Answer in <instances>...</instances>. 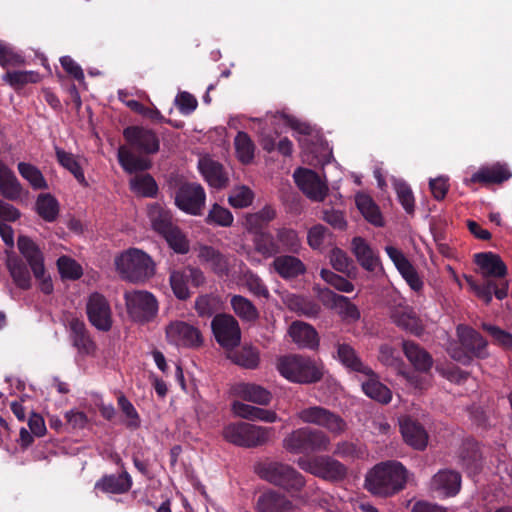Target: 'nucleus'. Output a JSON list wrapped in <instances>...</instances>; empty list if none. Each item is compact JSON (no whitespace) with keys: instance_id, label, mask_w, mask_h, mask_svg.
<instances>
[{"instance_id":"nucleus-57","label":"nucleus","mask_w":512,"mask_h":512,"mask_svg":"<svg viewBox=\"0 0 512 512\" xmlns=\"http://www.w3.org/2000/svg\"><path fill=\"white\" fill-rule=\"evenodd\" d=\"M482 328L492 337L494 344L500 346L504 350H512L511 333L488 323H483Z\"/></svg>"},{"instance_id":"nucleus-23","label":"nucleus","mask_w":512,"mask_h":512,"mask_svg":"<svg viewBox=\"0 0 512 512\" xmlns=\"http://www.w3.org/2000/svg\"><path fill=\"white\" fill-rule=\"evenodd\" d=\"M431 489L443 497H453L461 489L460 473L444 469L436 473L431 479Z\"/></svg>"},{"instance_id":"nucleus-30","label":"nucleus","mask_w":512,"mask_h":512,"mask_svg":"<svg viewBox=\"0 0 512 512\" xmlns=\"http://www.w3.org/2000/svg\"><path fill=\"white\" fill-rule=\"evenodd\" d=\"M289 335L299 348L316 350L319 346V336L313 326L301 321H294L289 327Z\"/></svg>"},{"instance_id":"nucleus-21","label":"nucleus","mask_w":512,"mask_h":512,"mask_svg":"<svg viewBox=\"0 0 512 512\" xmlns=\"http://www.w3.org/2000/svg\"><path fill=\"white\" fill-rule=\"evenodd\" d=\"M458 464L469 475H477L483 467V457L478 442L466 439L462 442L458 451Z\"/></svg>"},{"instance_id":"nucleus-62","label":"nucleus","mask_w":512,"mask_h":512,"mask_svg":"<svg viewBox=\"0 0 512 512\" xmlns=\"http://www.w3.org/2000/svg\"><path fill=\"white\" fill-rule=\"evenodd\" d=\"M339 302L334 310L341 316L345 321L356 322L360 319V311L358 307L353 304L350 299L346 296L339 298Z\"/></svg>"},{"instance_id":"nucleus-14","label":"nucleus","mask_w":512,"mask_h":512,"mask_svg":"<svg viewBox=\"0 0 512 512\" xmlns=\"http://www.w3.org/2000/svg\"><path fill=\"white\" fill-rule=\"evenodd\" d=\"M87 318L92 326L102 332H108L113 325L112 310L104 295L93 292L86 302Z\"/></svg>"},{"instance_id":"nucleus-9","label":"nucleus","mask_w":512,"mask_h":512,"mask_svg":"<svg viewBox=\"0 0 512 512\" xmlns=\"http://www.w3.org/2000/svg\"><path fill=\"white\" fill-rule=\"evenodd\" d=\"M284 444L286 449L293 453L326 451L330 445V438L321 430L303 427L285 438Z\"/></svg>"},{"instance_id":"nucleus-20","label":"nucleus","mask_w":512,"mask_h":512,"mask_svg":"<svg viewBox=\"0 0 512 512\" xmlns=\"http://www.w3.org/2000/svg\"><path fill=\"white\" fill-rule=\"evenodd\" d=\"M392 321L401 329L420 336L424 332V326L415 310L405 304L395 305L390 312Z\"/></svg>"},{"instance_id":"nucleus-40","label":"nucleus","mask_w":512,"mask_h":512,"mask_svg":"<svg viewBox=\"0 0 512 512\" xmlns=\"http://www.w3.org/2000/svg\"><path fill=\"white\" fill-rule=\"evenodd\" d=\"M234 313L246 323H255L259 317V311L248 298L242 295H233L230 299Z\"/></svg>"},{"instance_id":"nucleus-27","label":"nucleus","mask_w":512,"mask_h":512,"mask_svg":"<svg viewBox=\"0 0 512 512\" xmlns=\"http://www.w3.org/2000/svg\"><path fill=\"white\" fill-rule=\"evenodd\" d=\"M466 280L471 286V288L474 290L476 295L480 299H482L486 304H489L492 301L493 295L499 300L506 298L508 295L509 283L507 279H487L482 284H478L468 277L466 278Z\"/></svg>"},{"instance_id":"nucleus-11","label":"nucleus","mask_w":512,"mask_h":512,"mask_svg":"<svg viewBox=\"0 0 512 512\" xmlns=\"http://www.w3.org/2000/svg\"><path fill=\"white\" fill-rule=\"evenodd\" d=\"M205 201V190L201 184L196 182H184L175 192V205L190 215H201Z\"/></svg>"},{"instance_id":"nucleus-4","label":"nucleus","mask_w":512,"mask_h":512,"mask_svg":"<svg viewBox=\"0 0 512 512\" xmlns=\"http://www.w3.org/2000/svg\"><path fill=\"white\" fill-rule=\"evenodd\" d=\"M276 367L282 377L294 383H315L323 377L322 367L315 360L303 355L281 356Z\"/></svg>"},{"instance_id":"nucleus-36","label":"nucleus","mask_w":512,"mask_h":512,"mask_svg":"<svg viewBox=\"0 0 512 512\" xmlns=\"http://www.w3.org/2000/svg\"><path fill=\"white\" fill-rule=\"evenodd\" d=\"M276 242L279 247V254H299L302 250V242L298 232L289 227L275 229Z\"/></svg>"},{"instance_id":"nucleus-49","label":"nucleus","mask_w":512,"mask_h":512,"mask_svg":"<svg viewBox=\"0 0 512 512\" xmlns=\"http://www.w3.org/2000/svg\"><path fill=\"white\" fill-rule=\"evenodd\" d=\"M230 359L233 363L245 368L256 369L260 363V356L257 349L253 347H243L231 354Z\"/></svg>"},{"instance_id":"nucleus-15","label":"nucleus","mask_w":512,"mask_h":512,"mask_svg":"<svg viewBox=\"0 0 512 512\" xmlns=\"http://www.w3.org/2000/svg\"><path fill=\"white\" fill-rule=\"evenodd\" d=\"M165 332L167 341L177 347L195 349L203 343L200 330L184 321L171 322Z\"/></svg>"},{"instance_id":"nucleus-55","label":"nucleus","mask_w":512,"mask_h":512,"mask_svg":"<svg viewBox=\"0 0 512 512\" xmlns=\"http://www.w3.org/2000/svg\"><path fill=\"white\" fill-rule=\"evenodd\" d=\"M57 266L61 277L64 279L77 280L83 274L81 266L68 256L59 257Z\"/></svg>"},{"instance_id":"nucleus-63","label":"nucleus","mask_w":512,"mask_h":512,"mask_svg":"<svg viewBox=\"0 0 512 512\" xmlns=\"http://www.w3.org/2000/svg\"><path fill=\"white\" fill-rule=\"evenodd\" d=\"M333 454L345 460H353L361 458L364 452L355 443L349 441H342L336 444Z\"/></svg>"},{"instance_id":"nucleus-53","label":"nucleus","mask_w":512,"mask_h":512,"mask_svg":"<svg viewBox=\"0 0 512 512\" xmlns=\"http://www.w3.org/2000/svg\"><path fill=\"white\" fill-rule=\"evenodd\" d=\"M220 301L217 296L211 294L200 295L195 301V310L198 316L209 318L219 310Z\"/></svg>"},{"instance_id":"nucleus-59","label":"nucleus","mask_w":512,"mask_h":512,"mask_svg":"<svg viewBox=\"0 0 512 512\" xmlns=\"http://www.w3.org/2000/svg\"><path fill=\"white\" fill-rule=\"evenodd\" d=\"M320 276L325 282L340 292L350 293L354 290L352 282L329 269H321Z\"/></svg>"},{"instance_id":"nucleus-39","label":"nucleus","mask_w":512,"mask_h":512,"mask_svg":"<svg viewBox=\"0 0 512 512\" xmlns=\"http://www.w3.org/2000/svg\"><path fill=\"white\" fill-rule=\"evenodd\" d=\"M236 393L243 400L253 402L258 405H268L272 400L271 392L257 384H242L236 388Z\"/></svg>"},{"instance_id":"nucleus-18","label":"nucleus","mask_w":512,"mask_h":512,"mask_svg":"<svg viewBox=\"0 0 512 512\" xmlns=\"http://www.w3.org/2000/svg\"><path fill=\"white\" fill-rule=\"evenodd\" d=\"M297 505L284 493L267 489L256 500V512H295Z\"/></svg>"},{"instance_id":"nucleus-22","label":"nucleus","mask_w":512,"mask_h":512,"mask_svg":"<svg viewBox=\"0 0 512 512\" xmlns=\"http://www.w3.org/2000/svg\"><path fill=\"white\" fill-rule=\"evenodd\" d=\"M18 250L25 258L34 277H40L44 271V255L39 246L28 236L20 235L17 239Z\"/></svg>"},{"instance_id":"nucleus-29","label":"nucleus","mask_w":512,"mask_h":512,"mask_svg":"<svg viewBox=\"0 0 512 512\" xmlns=\"http://www.w3.org/2000/svg\"><path fill=\"white\" fill-rule=\"evenodd\" d=\"M404 355L417 372L428 373L433 367L431 354L418 343L410 340L402 342Z\"/></svg>"},{"instance_id":"nucleus-13","label":"nucleus","mask_w":512,"mask_h":512,"mask_svg":"<svg viewBox=\"0 0 512 512\" xmlns=\"http://www.w3.org/2000/svg\"><path fill=\"white\" fill-rule=\"evenodd\" d=\"M299 466L316 477L332 482L345 479L348 472L343 463L331 456H318L309 461H300Z\"/></svg>"},{"instance_id":"nucleus-44","label":"nucleus","mask_w":512,"mask_h":512,"mask_svg":"<svg viewBox=\"0 0 512 512\" xmlns=\"http://www.w3.org/2000/svg\"><path fill=\"white\" fill-rule=\"evenodd\" d=\"M55 154L58 163L67 169L81 185H88L84 176L83 169L72 153L66 152L59 147H55Z\"/></svg>"},{"instance_id":"nucleus-12","label":"nucleus","mask_w":512,"mask_h":512,"mask_svg":"<svg viewBox=\"0 0 512 512\" xmlns=\"http://www.w3.org/2000/svg\"><path fill=\"white\" fill-rule=\"evenodd\" d=\"M211 329L217 343L225 349H233L241 342L240 325L231 314H216L211 321Z\"/></svg>"},{"instance_id":"nucleus-58","label":"nucleus","mask_w":512,"mask_h":512,"mask_svg":"<svg viewBox=\"0 0 512 512\" xmlns=\"http://www.w3.org/2000/svg\"><path fill=\"white\" fill-rule=\"evenodd\" d=\"M253 199V191L247 186H240L232 190L228 202L234 208H246L252 204Z\"/></svg>"},{"instance_id":"nucleus-3","label":"nucleus","mask_w":512,"mask_h":512,"mask_svg":"<svg viewBox=\"0 0 512 512\" xmlns=\"http://www.w3.org/2000/svg\"><path fill=\"white\" fill-rule=\"evenodd\" d=\"M255 472L262 480L292 496L300 493L306 485L304 476L287 463L279 461L260 462L255 466Z\"/></svg>"},{"instance_id":"nucleus-2","label":"nucleus","mask_w":512,"mask_h":512,"mask_svg":"<svg viewBox=\"0 0 512 512\" xmlns=\"http://www.w3.org/2000/svg\"><path fill=\"white\" fill-rule=\"evenodd\" d=\"M408 472L398 461L376 464L365 477V488L371 494L390 497L402 491L407 483Z\"/></svg>"},{"instance_id":"nucleus-54","label":"nucleus","mask_w":512,"mask_h":512,"mask_svg":"<svg viewBox=\"0 0 512 512\" xmlns=\"http://www.w3.org/2000/svg\"><path fill=\"white\" fill-rule=\"evenodd\" d=\"M233 220H234V218H233V215L230 212V210L215 203L211 207V209L205 219V222L209 225L230 227L233 223Z\"/></svg>"},{"instance_id":"nucleus-50","label":"nucleus","mask_w":512,"mask_h":512,"mask_svg":"<svg viewBox=\"0 0 512 512\" xmlns=\"http://www.w3.org/2000/svg\"><path fill=\"white\" fill-rule=\"evenodd\" d=\"M169 282L174 295L179 300H187L191 296L188 287L189 280L184 269L172 270L170 272Z\"/></svg>"},{"instance_id":"nucleus-48","label":"nucleus","mask_w":512,"mask_h":512,"mask_svg":"<svg viewBox=\"0 0 512 512\" xmlns=\"http://www.w3.org/2000/svg\"><path fill=\"white\" fill-rule=\"evenodd\" d=\"M131 190L143 197H155L158 192V185L150 174L135 176L130 181Z\"/></svg>"},{"instance_id":"nucleus-33","label":"nucleus","mask_w":512,"mask_h":512,"mask_svg":"<svg viewBox=\"0 0 512 512\" xmlns=\"http://www.w3.org/2000/svg\"><path fill=\"white\" fill-rule=\"evenodd\" d=\"M199 169L208 184L216 189L224 188L228 183V177L224 167L217 161L204 158L199 161Z\"/></svg>"},{"instance_id":"nucleus-26","label":"nucleus","mask_w":512,"mask_h":512,"mask_svg":"<svg viewBox=\"0 0 512 512\" xmlns=\"http://www.w3.org/2000/svg\"><path fill=\"white\" fill-rule=\"evenodd\" d=\"M133 485L130 474L123 470L119 474H105L95 482L94 489L106 494L127 493Z\"/></svg>"},{"instance_id":"nucleus-32","label":"nucleus","mask_w":512,"mask_h":512,"mask_svg":"<svg viewBox=\"0 0 512 512\" xmlns=\"http://www.w3.org/2000/svg\"><path fill=\"white\" fill-rule=\"evenodd\" d=\"M351 250L363 269L369 272L375 271L379 264V258L364 238L354 237L351 242Z\"/></svg>"},{"instance_id":"nucleus-60","label":"nucleus","mask_w":512,"mask_h":512,"mask_svg":"<svg viewBox=\"0 0 512 512\" xmlns=\"http://www.w3.org/2000/svg\"><path fill=\"white\" fill-rule=\"evenodd\" d=\"M25 63L24 57L15 51V49L0 40V65L3 68L8 66H21Z\"/></svg>"},{"instance_id":"nucleus-16","label":"nucleus","mask_w":512,"mask_h":512,"mask_svg":"<svg viewBox=\"0 0 512 512\" xmlns=\"http://www.w3.org/2000/svg\"><path fill=\"white\" fill-rule=\"evenodd\" d=\"M293 178L298 188L309 199L321 202L327 196L328 187L317 172L307 168H298L295 170Z\"/></svg>"},{"instance_id":"nucleus-64","label":"nucleus","mask_w":512,"mask_h":512,"mask_svg":"<svg viewBox=\"0 0 512 512\" xmlns=\"http://www.w3.org/2000/svg\"><path fill=\"white\" fill-rule=\"evenodd\" d=\"M117 402L121 411L129 419L127 427L137 429L140 426V417L133 404L123 394L118 397Z\"/></svg>"},{"instance_id":"nucleus-19","label":"nucleus","mask_w":512,"mask_h":512,"mask_svg":"<svg viewBox=\"0 0 512 512\" xmlns=\"http://www.w3.org/2000/svg\"><path fill=\"white\" fill-rule=\"evenodd\" d=\"M400 431L405 443L416 450H424L428 444V433L424 426L411 416L399 420Z\"/></svg>"},{"instance_id":"nucleus-8","label":"nucleus","mask_w":512,"mask_h":512,"mask_svg":"<svg viewBox=\"0 0 512 512\" xmlns=\"http://www.w3.org/2000/svg\"><path fill=\"white\" fill-rule=\"evenodd\" d=\"M124 300L128 315L137 323H148L157 315L158 301L156 297L148 291H126L124 293Z\"/></svg>"},{"instance_id":"nucleus-51","label":"nucleus","mask_w":512,"mask_h":512,"mask_svg":"<svg viewBox=\"0 0 512 512\" xmlns=\"http://www.w3.org/2000/svg\"><path fill=\"white\" fill-rule=\"evenodd\" d=\"M162 237L175 253L186 254L189 252V241L177 225L168 230Z\"/></svg>"},{"instance_id":"nucleus-34","label":"nucleus","mask_w":512,"mask_h":512,"mask_svg":"<svg viewBox=\"0 0 512 512\" xmlns=\"http://www.w3.org/2000/svg\"><path fill=\"white\" fill-rule=\"evenodd\" d=\"M335 346L337 353L336 357L346 368L362 374L372 373V369L364 365L351 345L337 342Z\"/></svg>"},{"instance_id":"nucleus-42","label":"nucleus","mask_w":512,"mask_h":512,"mask_svg":"<svg viewBox=\"0 0 512 512\" xmlns=\"http://www.w3.org/2000/svg\"><path fill=\"white\" fill-rule=\"evenodd\" d=\"M37 214L46 222H54L59 215V202L50 193L38 195L35 203Z\"/></svg>"},{"instance_id":"nucleus-31","label":"nucleus","mask_w":512,"mask_h":512,"mask_svg":"<svg viewBox=\"0 0 512 512\" xmlns=\"http://www.w3.org/2000/svg\"><path fill=\"white\" fill-rule=\"evenodd\" d=\"M0 194L4 199L17 201L22 197L23 186L16 174L0 159Z\"/></svg>"},{"instance_id":"nucleus-5","label":"nucleus","mask_w":512,"mask_h":512,"mask_svg":"<svg viewBox=\"0 0 512 512\" xmlns=\"http://www.w3.org/2000/svg\"><path fill=\"white\" fill-rule=\"evenodd\" d=\"M115 265L123 279L133 283L144 282L155 274V264L144 251L130 248L115 259Z\"/></svg>"},{"instance_id":"nucleus-17","label":"nucleus","mask_w":512,"mask_h":512,"mask_svg":"<svg viewBox=\"0 0 512 512\" xmlns=\"http://www.w3.org/2000/svg\"><path fill=\"white\" fill-rule=\"evenodd\" d=\"M511 177L512 172L506 163L495 162L491 165L481 166L470 178H466L464 183L469 187L473 184L489 186L492 184H502Z\"/></svg>"},{"instance_id":"nucleus-56","label":"nucleus","mask_w":512,"mask_h":512,"mask_svg":"<svg viewBox=\"0 0 512 512\" xmlns=\"http://www.w3.org/2000/svg\"><path fill=\"white\" fill-rule=\"evenodd\" d=\"M276 218V210L271 205H265L256 213L249 214L246 218L247 224L252 229H261L264 225Z\"/></svg>"},{"instance_id":"nucleus-6","label":"nucleus","mask_w":512,"mask_h":512,"mask_svg":"<svg viewBox=\"0 0 512 512\" xmlns=\"http://www.w3.org/2000/svg\"><path fill=\"white\" fill-rule=\"evenodd\" d=\"M459 344L450 349V356L463 365H469L473 359H485L489 353L487 350L488 342L475 329L459 325L457 327Z\"/></svg>"},{"instance_id":"nucleus-41","label":"nucleus","mask_w":512,"mask_h":512,"mask_svg":"<svg viewBox=\"0 0 512 512\" xmlns=\"http://www.w3.org/2000/svg\"><path fill=\"white\" fill-rule=\"evenodd\" d=\"M148 214L153 229L161 236L175 226L172 213L159 204L151 205Z\"/></svg>"},{"instance_id":"nucleus-45","label":"nucleus","mask_w":512,"mask_h":512,"mask_svg":"<svg viewBox=\"0 0 512 512\" xmlns=\"http://www.w3.org/2000/svg\"><path fill=\"white\" fill-rule=\"evenodd\" d=\"M19 174L25 179L33 190L48 189V183L38 167L31 163L19 162L17 165Z\"/></svg>"},{"instance_id":"nucleus-46","label":"nucleus","mask_w":512,"mask_h":512,"mask_svg":"<svg viewBox=\"0 0 512 512\" xmlns=\"http://www.w3.org/2000/svg\"><path fill=\"white\" fill-rule=\"evenodd\" d=\"M356 205L364 218L374 226H383V219L379 207L375 204L371 197L367 195H358L356 197Z\"/></svg>"},{"instance_id":"nucleus-52","label":"nucleus","mask_w":512,"mask_h":512,"mask_svg":"<svg viewBox=\"0 0 512 512\" xmlns=\"http://www.w3.org/2000/svg\"><path fill=\"white\" fill-rule=\"evenodd\" d=\"M3 80L14 89H20L28 83H37L40 76L34 71H8L3 75Z\"/></svg>"},{"instance_id":"nucleus-35","label":"nucleus","mask_w":512,"mask_h":512,"mask_svg":"<svg viewBox=\"0 0 512 512\" xmlns=\"http://www.w3.org/2000/svg\"><path fill=\"white\" fill-rule=\"evenodd\" d=\"M7 269L14 284L21 290H29L32 287V277L29 265L20 257L9 258Z\"/></svg>"},{"instance_id":"nucleus-10","label":"nucleus","mask_w":512,"mask_h":512,"mask_svg":"<svg viewBox=\"0 0 512 512\" xmlns=\"http://www.w3.org/2000/svg\"><path fill=\"white\" fill-rule=\"evenodd\" d=\"M297 417L303 423L323 427L334 435H341L347 429V423L340 415L322 406L304 408L297 413Z\"/></svg>"},{"instance_id":"nucleus-47","label":"nucleus","mask_w":512,"mask_h":512,"mask_svg":"<svg viewBox=\"0 0 512 512\" xmlns=\"http://www.w3.org/2000/svg\"><path fill=\"white\" fill-rule=\"evenodd\" d=\"M234 146L238 160L242 164H249L254 159L255 144L244 131H239L234 139Z\"/></svg>"},{"instance_id":"nucleus-37","label":"nucleus","mask_w":512,"mask_h":512,"mask_svg":"<svg viewBox=\"0 0 512 512\" xmlns=\"http://www.w3.org/2000/svg\"><path fill=\"white\" fill-rule=\"evenodd\" d=\"M198 257L202 262L208 263L216 275L220 277L228 275L229 266L226 257L212 246H201Z\"/></svg>"},{"instance_id":"nucleus-24","label":"nucleus","mask_w":512,"mask_h":512,"mask_svg":"<svg viewBox=\"0 0 512 512\" xmlns=\"http://www.w3.org/2000/svg\"><path fill=\"white\" fill-rule=\"evenodd\" d=\"M296 254H281L274 258L272 267L284 280L296 279L306 273L304 262Z\"/></svg>"},{"instance_id":"nucleus-38","label":"nucleus","mask_w":512,"mask_h":512,"mask_svg":"<svg viewBox=\"0 0 512 512\" xmlns=\"http://www.w3.org/2000/svg\"><path fill=\"white\" fill-rule=\"evenodd\" d=\"M366 375L368 376V379L362 383V390L364 394L381 404H388L392 399L391 390L379 381L373 371Z\"/></svg>"},{"instance_id":"nucleus-1","label":"nucleus","mask_w":512,"mask_h":512,"mask_svg":"<svg viewBox=\"0 0 512 512\" xmlns=\"http://www.w3.org/2000/svg\"><path fill=\"white\" fill-rule=\"evenodd\" d=\"M126 145L118 148L117 158L123 170L129 174L146 171L151 168V161L141 155H153L160 149L157 133L144 126L131 125L123 129Z\"/></svg>"},{"instance_id":"nucleus-7","label":"nucleus","mask_w":512,"mask_h":512,"mask_svg":"<svg viewBox=\"0 0 512 512\" xmlns=\"http://www.w3.org/2000/svg\"><path fill=\"white\" fill-rule=\"evenodd\" d=\"M223 438L236 446L257 447L264 444L269 436L267 428L246 422L230 423L223 428Z\"/></svg>"},{"instance_id":"nucleus-43","label":"nucleus","mask_w":512,"mask_h":512,"mask_svg":"<svg viewBox=\"0 0 512 512\" xmlns=\"http://www.w3.org/2000/svg\"><path fill=\"white\" fill-rule=\"evenodd\" d=\"M276 240V235L268 231H259L255 233L253 243L255 251L261 254L264 258L276 257L279 254V247Z\"/></svg>"},{"instance_id":"nucleus-61","label":"nucleus","mask_w":512,"mask_h":512,"mask_svg":"<svg viewBox=\"0 0 512 512\" xmlns=\"http://www.w3.org/2000/svg\"><path fill=\"white\" fill-rule=\"evenodd\" d=\"M397 198L407 214H413L415 210V199L410 186L406 182L395 184Z\"/></svg>"},{"instance_id":"nucleus-25","label":"nucleus","mask_w":512,"mask_h":512,"mask_svg":"<svg viewBox=\"0 0 512 512\" xmlns=\"http://www.w3.org/2000/svg\"><path fill=\"white\" fill-rule=\"evenodd\" d=\"M68 326L70 339L78 352L84 355L92 354L96 349V345L92 340L84 321L77 317H72L68 322Z\"/></svg>"},{"instance_id":"nucleus-28","label":"nucleus","mask_w":512,"mask_h":512,"mask_svg":"<svg viewBox=\"0 0 512 512\" xmlns=\"http://www.w3.org/2000/svg\"><path fill=\"white\" fill-rule=\"evenodd\" d=\"M474 262L486 277H493L494 280L505 279L507 266L498 254L493 252H480L474 255Z\"/></svg>"}]
</instances>
